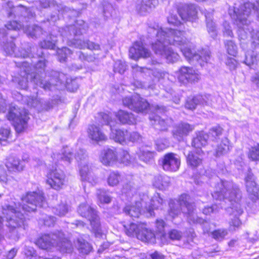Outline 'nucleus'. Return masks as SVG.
<instances>
[{
	"mask_svg": "<svg viewBox=\"0 0 259 259\" xmlns=\"http://www.w3.org/2000/svg\"><path fill=\"white\" fill-rule=\"evenodd\" d=\"M149 33L156 34V40L152 44L155 53L165 58L168 63H174L179 59L178 54L174 52L167 45H172L179 47L185 58L191 63H198L201 66L204 65L210 59V52L202 50L199 54L193 53L190 49V42L185 37L183 30L160 28L150 27Z\"/></svg>",
	"mask_w": 259,
	"mask_h": 259,
	"instance_id": "1",
	"label": "nucleus"
},
{
	"mask_svg": "<svg viewBox=\"0 0 259 259\" xmlns=\"http://www.w3.org/2000/svg\"><path fill=\"white\" fill-rule=\"evenodd\" d=\"M213 199L217 200H228L230 206L227 208V211L230 215H234L229 222V229L235 231L240 227L241 222L238 216L243 212L240 204L242 197L241 191L237 185L232 181L221 180L215 187V190L211 194Z\"/></svg>",
	"mask_w": 259,
	"mask_h": 259,
	"instance_id": "2",
	"label": "nucleus"
},
{
	"mask_svg": "<svg viewBox=\"0 0 259 259\" xmlns=\"http://www.w3.org/2000/svg\"><path fill=\"white\" fill-rule=\"evenodd\" d=\"M169 215L172 218L178 216L182 210L184 213H187L188 221L189 223L203 224L205 226L207 223L202 219L198 218L194 212V205L190 201V196L186 194H182L176 202L171 201L169 203Z\"/></svg>",
	"mask_w": 259,
	"mask_h": 259,
	"instance_id": "3",
	"label": "nucleus"
},
{
	"mask_svg": "<svg viewBox=\"0 0 259 259\" xmlns=\"http://www.w3.org/2000/svg\"><path fill=\"white\" fill-rule=\"evenodd\" d=\"M36 244L42 249L56 247L63 253H70L73 249L71 242L61 231L42 235L37 239Z\"/></svg>",
	"mask_w": 259,
	"mask_h": 259,
	"instance_id": "4",
	"label": "nucleus"
},
{
	"mask_svg": "<svg viewBox=\"0 0 259 259\" xmlns=\"http://www.w3.org/2000/svg\"><path fill=\"white\" fill-rule=\"evenodd\" d=\"M3 214L6 219V225L10 232L18 237V231L22 228L25 229L27 220L24 214L17 211L13 206L5 205L3 206Z\"/></svg>",
	"mask_w": 259,
	"mask_h": 259,
	"instance_id": "5",
	"label": "nucleus"
},
{
	"mask_svg": "<svg viewBox=\"0 0 259 259\" xmlns=\"http://www.w3.org/2000/svg\"><path fill=\"white\" fill-rule=\"evenodd\" d=\"M88 28V25L84 21L78 20L75 22L74 24L62 28L61 34L63 37H67L68 39L67 44L69 46L83 49L86 48V41L76 39L72 40L71 37L82 34L86 32Z\"/></svg>",
	"mask_w": 259,
	"mask_h": 259,
	"instance_id": "6",
	"label": "nucleus"
},
{
	"mask_svg": "<svg viewBox=\"0 0 259 259\" xmlns=\"http://www.w3.org/2000/svg\"><path fill=\"white\" fill-rule=\"evenodd\" d=\"M75 158L79 165L81 180L92 185L98 183V178L93 172L92 166L89 165L85 151L80 149L75 155Z\"/></svg>",
	"mask_w": 259,
	"mask_h": 259,
	"instance_id": "7",
	"label": "nucleus"
},
{
	"mask_svg": "<svg viewBox=\"0 0 259 259\" xmlns=\"http://www.w3.org/2000/svg\"><path fill=\"white\" fill-rule=\"evenodd\" d=\"M252 10L256 13V17L259 19V2H257L256 5L248 2L240 6L239 8H234L233 15H231L232 18L235 20L236 24L240 28L239 33L244 31L241 29L242 25H248L250 23L247 18Z\"/></svg>",
	"mask_w": 259,
	"mask_h": 259,
	"instance_id": "8",
	"label": "nucleus"
},
{
	"mask_svg": "<svg viewBox=\"0 0 259 259\" xmlns=\"http://www.w3.org/2000/svg\"><path fill=\"white\" fill-rule=\"evenodd\" d=\"M7 118L9 120L13 121L17 133H21L26 128L27 121L29 118L28 114L25 110L18 108L13 104L9 105Z\"/></svg>",
	"mask_w": 259,
	"mask_h": 259,
	"instance_id": "9",
	"label": "nucleus"
},
{
	"mask_svg": "<svg viewBox=\"0 0 259 259\" xmlns=\"http://www.w3.org/2000/svg\"><path fill=\"white\" fill-rule=\"evenodd\" d=\"M22 209L24 211H34L37 207H42L45 204V199L42 191L28 192L22 198Z\"/></svg>",
	"mask_w": 259,
	"mask_h": 259,
	"instance_id": "10",
	"label": "nucleus"
},
{
	"mask_svg": "<svg viewBox=\"0 0 259 259\" xmlns=\"http://www.w3.org/2000/svg\"><path fill=\"white\" fill-rule=\"evenodd\" d=\"M80 215L88 219L96 235L101 234V225L97 211L87 203H82L78 207Z\"/></svg>",
	"mask_w": 259,
	"mask_h": 259,
	"instance_id": "11",
	"label": "nucleus"
},
{
	"mask_svg": "<svg viewBox=\"0 0 259 259\" xmlns=\"http://www.w3.org/2000/svg\"><path fill=\"white\" fill-rule=\"evenodd\" d=\"M101 116L103 124L108 125L110 127V138L122 145H126V138L127 135V131L114 128L115 121L112 119L111 117L108 114L102 113Z\"/></svg>",
	"mask_w": 259,
	"mask_h": 259,
	"instance_id": "12",
	"label": "nucleus"
},
{
	"mask_svg": "<svg viewBox=\"0 0 259 259\" xmlns=\"http://www.w3.org/2000/svg\"><path fill=\"white\" fill-rule=\"evenodd\" d=\"M30 67H26V63L23 62L21 68V76L22 78L18 79V85L21 89H26L28 87V80L33 82L36 85L39 86L45 90H50L51 83H44L42 81H38L37 80L36 75H32L30 73Z\"/></svg>",
	"mask_w": 259,
	"mask_h": 259,
	"instance_id": "13",
	"label": "nucleus"
},
{
	"mask_svg": "<svg viewBox=\"0 0 259 259\" xmlns=\"http://www.w3.org/2000/svg\"><path fill=\"white\" fill-rule=\"evenodd\" d=\"M52 74L56 77L54 81L53 79H51L52 83H51L50 89L53 86L56 85L60 87L58 89H62L65 87L69 91L74 92L78 88V85L75 79H72L68 78L66 74L58 71L52 72Z\"/></svg>",
	"mask_w": 259,
	"mask_h": 259,
	"instance_id": "14",
	"label": "nucleus"
},
{
	"mask_svg": "<svg viewBox=\"0 0 259 259\" xmlns=\"http://www.w3.org/2000/svg\"><path fill=\"white\" fill-rule=\"evenodd\" d=\"M122 103L124 106L137 113L145 112L150 107L148 102L138 95L124 98Z\"/></svg>",
	"mask_w": 259,
	"mask_h": 259,
	"instance_id": "15",
	"label": "nucleus"
},
{
	"mask_svg": "<svg viewBox=\"0 0 259 259\" xmlns=\"http://www.w3.org/2000/svg\"><path fill=\"white\" fill-rule=\"evenodd\" d=\"M155 113L150 115L149 119L153 121L152 123L154 125L155 128L162 131H166L169 126L172 123L171 118H162L157 115L158 113H162L166 111V107L163 106L156 105L155 107Z\"/></svg>",
	"mask_w": 259,
	"mask_h": 259,
	"instance_id": "16",
	"label": "nucleus"
},
{
	"mask_svg": "<svg viewBox=\"0 0 259 259\" xmlns=\"http://www.w3.org/2000/svg\"><path fill=\"white\" fill-rule=\"evenodd\" d=\"M44 53L42 51V50H37V56L40 58L41 59L39 60L37 63L34 65L33 66V69L34 71L30 72V73L31 74H32V75H36L37 77V80L38 81H42L44 83H52L51 79H53V81H54L56 77L54 76L52 74V72L54 71H52L51 73V76H49L48 77H50V79H47L45 80H44L42 79V74H44V72L45 70V68L47 65V61L44 58Z\"/></svg>",
	"mask_w": 259,
	"mask_h": 259,
	"instance_id": "17",
	"label": "nucleus"
},
{
	"mask_svg": "<svg viewBox=\"0 0 259 259\" xmlns=\"http://www.w3.org/2000/svg\"><path fill=\"white\" fill-rule=\"evenodd\" d=\"M47 183L55 190H60L65 185L66 180L64 173L60 169L51 170L47 175Z\"/></svg>",
	"mask_w": 259,
	"mask_h": 259,
	"instance_id": "18",
	"label": "nucleus"
},
{
	"mask_svg": "<svg viewBox=\"0 0 259 259\" xmlns=\"http://www.w3.org/2000/svg\"><path fill=\"white\" fill-rule=\"evenodd\" d=\"M178 79L183 83L197 82L200 75L192 67L182 66L177 72Z\"/></svg>",
	"mask_w": 259,
	"mask_h": 259,
	"instance_id": "19",
	"label": "nucleus"
},
{
	"mask_svg": "<svg viewBox=\"0 0 259 259\" xmlns=\"http://www.w3.org/2000/svg\"><path fill=\"white\" fill-rule=\"evenodd\" d=\"M160 163L162 168L167 171H176L180 167V160L174 153H168L161 158Z\"/></svg>",
	"mask_w": 259,
	"mask_h": 259,
	"instance_id": "20",
	"label": "nucleus"
},
{
	"mask_svg": "<svg viewBox=\"0 0 259 259\" xmlns=\"http://www.w3.org/2000/svg\"><path fill=\"white\" fill-rule=\"evenodd\" d=\"M194 129L193 125L187 122H181L176 124L171 132L172 137L178 141H182Z\"/></svg>",
	"mask_w": 259,
	"mask_h": 259,
	"instance_id": "21",
	"label": "nucleus"
},
{
	"mask_svg": "<svg viewBox=\"0 0 259 259\" xmlns=\"http://www.w3.org/2000/svg\"><path fill=\"white\" fill-rule=\"evenodd\" d=\"M151 52L145 48L141 42H136L129 50V56L131 58L137 60L140 58H147L150 57Z\"/></svg>",
	"mask_w": 259,
	"mask_h": 259,
	"instance_id": "22",
	"label": "nucleus"
},
{
	"mask_svg": "<svg viewBox=\"0 0 259 259\" xmlns=\"http://www.w3.org/2000/svg\"><path fill=\"white\" fill-rule=\"evenodd\" d=\"M204 153L201 149L189 152L187 156V163L192 168H196L202 164Z\"/></svg>",
	"mask_w": 259,
	"mask_h": 259,
	"instance_id": "23",
	"label": "nucleus"
},
{
	"mask_svg": "<svg viewBox=\"0 0 259 259\" xmlns=\"http://www.w3.org/2000/svg\"><path fill=\"white\" fill-rule=\"evenodd\" d=\"M158 5V0H141L138 1L136 8L141 15L150 12Z\"/></svg>",
	"mask_w": 259,
	"mask_h": 259,
	"instance_id": "24",
	"label": "nucleus"
},
{
	"mask_svg": "<svg viewBox=\"0 0 259 259\" xmlns=\"http://www.w3.org/2000/svg\"><path fill=\"white\" fill-rule=\"evenodd\" d=\"M100 161L105 165H110L117 160V153L115 149H104L100 156Z\"/></svg>",
	"mask_w": 259,
	"mask_h": 259,
	"instance_id": "25",
	"label": "nucleus"
},
{
	"mask_svg": "<svg viewBox=\"0 0 259 259\" xmlns=\"http://www.w3.org/2000/svg\"><path fill=\"white\" fill-rule=\"evenodd\" d=\"M245 180L247 191L250 198L253 201H255L258 198V189L254 181L253 174L250 172L248 173Z\"/></svg>",
	"mask_w": 259,
	"mask_h": 259,
	"instance_id": "26",
	"label": "nucleus"
},
{
	"mask_svg": "<svg viewBox=\"0 0 259 259\" xmlns=\"http://www.w3.org/2000/svg\"><path fill=\"white\" fill-rule=\"evenodd\" d=\"M178 13L182 19L186 21H193L197 16L196 10L193 5L182 7L178 10Z\"/></svg>",
	"mask_w": 259,
	"mask_h": 259,
	"instance_id": "27",
	"label": "nucleus"
},
{
	"mask_svg": "<svg viewBox=\"0 0 259 259\" xmlns=\"http://www.w3.org/2000/svg\"><path fill=\"white\" fill-rule=\"evenodd\" d=\"M9 17L23 16L26 12V8L21 5L14 7L11 2H7L4 6Z\"/></svg>",
	"mask_w": 259,
	"mask_h": 259,
	"instance_id": "28",
	"label": "nucleus"
},
{
	"mask_svg": "<svg viewBox=\"0 0 259 259\" xmlns=\"http://www.w3.org/2000/svg\"><path fill=\"white\" fill-rule=\"evenodd\" d=\"M89 137L92 140L99 142L107 140V136L102 132L99 127L91 125L88 130Z\"/></svg>",
	"mask_w": 259,
	"mask_h": 259,
	"instance_id": "29",
	"label": "nucleus"
},
{
	"mask_svg": "<svg viewBox=\"0 0 259 259\" xmlns=\"http://www.w3.org/2000/svg\"><path fill=\"white\" fill-rule=\"evenodd\" d=\"M153 185L159 190H165L170 185V179L166 175L155 176L153 180Z\"/></svg>",
	"mask_w": 259,
	"mask_h": 259,
	"instance_id": "30",
	"label": "nucleus"
},
{
	"mask_svg": "<svg viewBox=\"0 0 259 259\" xmlns=\"http://www.w3.org/2000/svg\"><path fill=\"white\" fill-rule=\"evenodd\" d=\"M24 163V161H21L19 158L11 156L8 158L6 166L9 171H20L23 169Z\"/></svg>",
	"mask_w": 259,
	"mask_h": 259,
	"instance_id": "31",
	"label": "nucleus"
},
{
	"mask_svg": "<svg viewBox=\"0 0 259 259\" xmlns=\"http://www.w3.org/2000/svg\"><path fill=\"white\" fill-rule=\"evenodd\" d=\"M163 203L162 198L160 197L159 194H155L151 200L150 205L147 207L145 206V209L143 210V212L147 211L152 216L154 215L153 210L161 208Z\"/></svg>",
	"mask_w": 259,
	"mask_h": 259,
	"instance_id": "32",
	"label": "nucleus"
},
{
	"mask_svg": "<svg viewBox=\"0 0 259 259\" xmlns=\"http://www.w3.org/2000/svg\"><path fill=\"white\" fill-rule=\"evenodd\" d=\"M116 116L119 121L123 124H134L136 119L132 113L120 110L116 113Z\"/></svg>",
	"mask_w": 259,
	"mask_h": 259,
	"instance_id": "33",
	"label": "nucleus"
},
{
	"mask_svg": "<svg viewBox=\"0 0 259 259\" xmlns=\"http://www.w3.org/2000/svg\"><path fill=\"white\" fill-rule=\"evenodd\" d=\"M142 203L136 202L135 204L127 205L123 209V212L131 217L139 218L141 213Z\"/></svg>",
	"mask_w": 259,
	"mask_h": 259,
	"instance_id": "34",
	"label": "nucleus"
},
{
	"mask_svg": "<svg viewBox=\"0 0 259 259\" xmlns=\"http://www.w3.org/2000/svg\"><path fill=\"white\" fill-rule=\"evenodd\" d=\"M156 235H155L151 230L146 228L144 224V228L141 229V233L138 235V239L144 242L154 243L155 241Z\"/></svg>",
	"mask_w": 259,
	"mask_h": 259,
	"instance_id": "35",
	"label": "nucleus"
},
{
	"mask_svg": "<svg viewBox=\"0 0 259 259\" xmlns=\"http://www.w3.org/2000/svg\"><path fill=\"white\" fill-rule=\"evenodd\" d=\"M144 228V224H136L132 223L127 226H124L125 232L126 234L131 237L136 236L138 238V236L141 233V229Z\"/></svg>",
	"mask_w": 259,
	"mask_h": 259,
	"instance_id": "36",
	"label": "nucleus"
},
{
	"mask_svg": "<svg viewBox=\"0 0 259 259\" xmlns=\"http://www.w3.org/2000/svg\"><path fill=\"white\" fill-rule=\"evenodd\" d=\"M208 139V135L202 132H199L193 138L192 145L198 149H200L202 147L205 146L207 144Z\"/></svg>",
	"mask_w": 259,
	"mask_h": 259,
	"instance_id": "37",
	"label": "nucleus"
},
{
	"mask_svg": "<svg viewBox=\"0 0 259 259\" xmlns=\"http://www.w3.org/2000/svg\"><path fill=\"white\" fill-rule=\"evenodd\" d=\"M212 15V12H207L205 14L207 31L210 36L214 38L217 36V31L215 23L213 21Z\"/></svg>",
	"mask_w": 259,
	"mask_h": 259,
	"instance_id": "38",
	"label": "nucleus"
},
{
	"mask_svg": "<svg viewBox=\"0 0 259 259\" xmlns=\"http://www.w3.org/2000/svg\"><path fill=\"white\" fill-rule=\"evenodd\" d=\"M75 245L78 251L83 254H88L92 250L91 244L82 237H78L74 242Z\"/></svg>",
	"mask_w": 259,
	"mask_h": 259,
	"instance_id": "39",
	"label": "nucleus"
},
{
	"mask_svg": "<svg viewBox=\"0 0 259 259\" xmlns=\"http://www.w3.org/2000/svg\"><path fill=\"white\" fill-rule=\"evenodd\" d=\"M206 104V101L202 96L198 95L193 97H189L186 101L185 107L187 109H194L198 104L204 105Z\"/></svg>",
	"mask_w": 259,
	"mask_h": 259,
	"instance_id": "40",
	"label": "nucleus"
},
{
	"mask_svg": "<svg viewBox=\"0 0 259 259\" xmlns=\"http://www.w3.org/2000/svg\"><path fill=\"white\" fill-rule=\"evenodd\" d=\"M165 223L161 219L157 220L156 221V236L164 243L167 242V235L164 232Z\"/></svg>",
	"mask_w": 259,
	"mask_h": 259,
	"instance_id": "41",
	"label": "nucleus"
},
{
	"mask_svg": "<svg viewBox=\"0 0 259 259\" xmlns=\"http://www.w3.org/2000/svg\"><path fill=\"white\" fill-rule=\"evenodd\" d=\"M57 156L58 159L64 161L66 164H68L73 159L72 150L68 146L64 147L61 154H58Z\"/></svg>",
	"mask_w": 259,
	"mask_h": 259,
	"instance_id": "42",
	"label": "nucleus"
},
{
	"mask_svg": "<svg viewBox=\"0 0 259 259\" xmlns=\"http://www.w3.org/2000/svg\"><path fill=\"white\" fill-rule=\"evenodd\" d=\"M230 147L229 140L227 138L222 139L216 148V155L219 156L228 153Z\"/></svg>",
	"mask_w": 259,
	"mask_h": 259,
	"instance_id": "43",
	"label": "nucleus"
},
{
	"mask_svg": "<svg viewBox=\"0 0 259 259\" xmlns=\"http://www.w3.org/2000/svg\"><path fill=\"white\" fill-rule=\"evenodd\" d=\"M26 34L32 38H36L43 34L41 27L37 25H32L28 26L25 29Z\"/></svg>",
	"mask_w": 259,
	"mask_h": 259,
	"instance_id": "44",
	"label": "nucleus"
},
{
	"mask_svg": "<svg viewBox=\"0 0 259 259\" xmlns=\"http://www.w3.org/2000/svg\"><path fill=\"white\" fill-rule=\"evenodd\" d=\"M138 155L139 158L145 162L149 161L154 156L153 153L145 147L140 149Z\"/></svg>",
	"mask_w": 259,
	"mask_h": 259,
	"instance_id": "45",
	"label": "nucleus"
},
{
	"mask_svg": "<svg viewBox=\"0 0 259 259\" xmlns=\"http://www.w3.org/2000/svg\"><path fill=\"white\" fill-rule=\"evenodd\" d=\"M132 158L126 150L121 149L117 154V160L120 163L127 165L131 163Z\"/></svg>",
	"mask_w": 259,
	"mask_h": 259,
	"instance_id": "46",
	"label": "nucleus"
},
{
	"mask_svg": "<svg viewBox=\"0 0 259 259\" xmlns=\"http://www.w3.org/2000/svg\"><path fill=\"white\" fill-rule=\"evenodd\" d=\"M56 7L59 12L61 13L63 15H66L67 17H75L77 15L76 11L66 6H63L61 5H57Z\"/></svg>",
	"mask_w": 259,
	"mask_h": 259,
	"instance_id": "47",
	"label": "nucleus"
},
{
	"mask_svg": "<svg viewBox=\"0 0 259 259\" xmlns=\"http://www.w3.org/2000/svg\"><path fill=\"white\" fill-rule=\"evenodd\" d=\"M70 210V207L66 203H61L54 207L53 211L59 216L65 215Z\"/></svg>",
	"mask_w": 259,
	"mask_h": 259,
	"instance_id": "48",
	"label": "nucleus"
},
{
	"mask_svg": "<svg viewBox=\"0 0 259 259\" xmlns=\"http://www.w3.org/2000/svg\"><path fill=\"white\" fill-rule=\"evenodd\" d=\"M121 179V175L118 172L112 171L108 176L107 182L109 185L111 186H114L119 183Z\"/></svg>",
	"mask_w": 259,
	"mask_h": 259,
	"instance_id": "49",
	"label": "nucleus"
},
{
	"mask_svg": "<svg viewBox=\"0 0 259 259\" xmlns=\"http://www.w3.org/2000/svg\"><path fill=\"white\" fill-rule=\"evenodd\" d=\"M56 41H57V40H56L55 37L52 38L51 36H50V39H45L40 42L39 46L41 49H40L39 50H41V49L51 50L55 49Z\"/></svg>",
	"mask_w": 259,
	"mask_h": 259,
	"instance_id": "50",
	"label": "nucleus"
},
{
	"mask_svg": "<svg viewBox=\"0 0 259 259\" xmlns=\"http://www.w3.org/2000/svg\"><path fill=\"white\" fill-rule=\"evenodd\" d=\"M126 144L129 142L139 143L142 141V136L137 132H129L127 131Z\"/></svg>",
	"mask_w": 259,
	"mask_h": 259,
	"instance_id": "51",
	"label": "nucleus"
},
{
	"mask_svg": "<svg viewBox=\"0 0 259 259\" xmlns=\"http://www.w3.org/2000/svg\"><path fill=\"white\" fill-rule=\"evenodd\" d=\"M4 50L6 54L8 55H14L15 56L19 57V55L15 53V45L13 41H11L4 46ZM20 57L25 58L26 57V54H20Z\"/></svg>",
	"mask_w": 259,
	"mask_h": 259,
	"instance_id": "52",
	"label": "nucleus"
},
{
	"mask_svg": "<svg viewBox=\"0 0 259 259\" xmlns=\"http://www.w3.org/2000/svg\"><path fill=\"white\" fill-rule=\"evenodd\" d=\"M225 48L228 54L236 56L237 54V46L232 40H226L225 42Z\"/></svg>",
	"mask_w": 259,
	"mask_h": 259,
	"instance_id": "53",
	"label": "nucleus"
},
{
	"mask_svg": "<svg viewBox=\"0 0 259 259\" xmlns=\"http://www.w3.org/2000/svg\"><path fill=\"white\" fill-rule=\"evenodd\" d=\"M11 137V131L9 128H0V143L6 145Z\"/></svg>",
	"mask_w": 259,
	"mask_h": 259,
	"instance_id": "54",
	"label": "nucleus"
},
{
	"mask_svg": "<svg viewBox=\"0 0 259 259\" xmlns=\"http://www.w3.org/2000/svg\"><path fill=\"white\" fill-rule=\"evenodd\" d=\"M248 157L252 161L259 160V144L251 147L249 149Z\"/></svg>",
	"mask_w": 259,
	"mask_h": 259,
	"instance_id": "55",
	"label": "nucleus"
},
{
	"mask_svg": "<svg viewBox=\"0 0 259 259\" xmlns=\"http://www.w3.org/2000/svg\"><path fill=\"white\" fill-rule=\"evenodd\" d=\"M58 58L60 62H64L66 61L67 57L72 54L71 51L66 48L63 47L57 51Z\"/></svg>",
	"mask_w": 259,
	"mask_h": 259,
	"instance_id": "56",
	"label": "nucleus"
},
{
	"mask_svg": "<svg viewBox=\"0 0 259 259\" xmlns=\"http://www.w3.org/2000/svg\"><path fill=\"white\" fill-rule=\"evenodd\" d=\"M97 195L98 200L102 203H109L111 201V197L103 190H98Z\"/></svg>",
	"mask_w": 259,
	"mask_h": 259,
	"instance_id": "57",
	"label": "nucleus"
},
{
	"mask_svg": "<svg viewBox=\"0 0 259 259\" xmlns=\"http://www.w3.org/2000/svg\"><path fill=\"white\" fill-rule=\"evenodd\" d=\"M222 128L219 126H215L209 130L208 137L214 141L217 140V138L222 135Z\"/></svg>",
	"mask_w": 259,
	"mask_h": 259,
	"instance_id": "58",
	"label": "nucleus"
},
{
	"mask_svg": "<svg viewBox=\"0 0 259 259\" xmlns=\"http://www.w3.org/2000/svg\"><path fill=\"white\" fill-rule=\"evenodd\" d=\"M24 253L28 259H36L37 254L32 247L25 246L23 250Z\"/></svg>",
	"mask_w": 259,
	"mask_h": 259,
	"instance_id": "59",
	"label": "nucleus"
},
{
	"mask_svg": "<svg viewBox=\"0 0 259 259\" xmlns=\"http://www.w3.org/2000/svg\"><path fill=\"white\" fill-rule=\"evenodd\" d=\"M228 232L226 229H218L212 232V237L217 240H222L227 235Z\"/></svg>",
	"mask_w": 259,
	"mask_h": 259,
	"instance_id": "60",
	"label": "nucleus"
},
{
	"mask_svg": "<svg viewBox=\"0 0 259 259\" xmlns=\"http://www.w3.org/2000/svg\"><path fill=\"white\" fill-rule=\"evenodd\" d=\"M169 145L168 140L165 138H160L156 141V146L157 150L162 151L166 148Z\"/></svg>",
	"mask_w": 259,
	"mask_h": 259,
	"instance_id": "61",
	"label": "nucleus"
},
{
	"mask_svg": "<svg viewBox=\"0 0 259 259\" xmlns=\"http://www.w3.org/2000/svg\"><path fill=\"white\" fill-rule=\"evenodd\" d=\"M56 221V219L54 217L45 215L43 218L39 219L40 223H43L44 225L48 227L53 226Z\"/></svg>",
	"mask_w": 259,
	"mask_h": 259,
	"instance_id": "62",
	"label": "nucleus"
},
{
	"mask_svg": "<svg viewBox=\"0 0 259 259\" xmlns=\"http://www.w3.org/2000/svg\"><path fill=\"white\" fill-rule=\"evenodd\" d=\"M127 69V65L124 62L121 61H117L114 66V70L120 74H123Z\"/></svg>",
	"mask_w": 259,
	"mask_h": 259,
	"instance_id": "63",
	"label": "nucleus"
},
{
	"mask_svg": "<svg viewBox=\"0 0 259 259\" xmlns=\"http://www.w3.org/2000/svg\"><path fill=\"white\" fill-rule=\"evenodd\" d=\"M168 237L172 240H180L182 237V233L177 230L173 229L168 232Z\"/></svg>",
	"mask_w": 259,
	"mask_h": 259,
	"instance_id": "64",
	"label": "nucleus"
}]
</instances>
